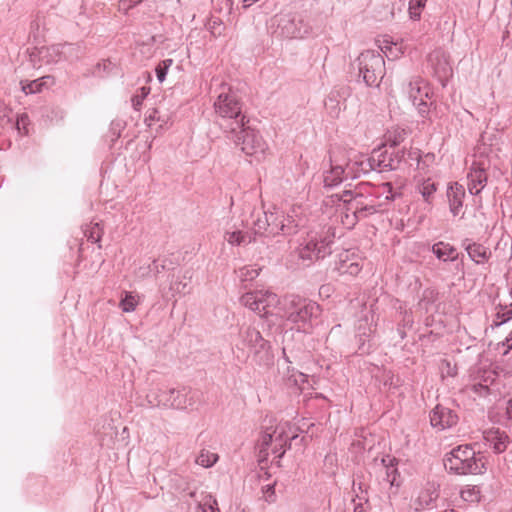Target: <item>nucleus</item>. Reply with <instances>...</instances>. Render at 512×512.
I'll return each mask as SVG.
<instances>
[{
    "label": "nucleus",
    "instance_id": "1",
    "mask_svg": "<svg viewBox=\"0 0 512 512\" xmlns=\"http://www.w3.org/2000/svg\"><path fill=\"white\" fill-rule=\"evenodd\" d=\"M286 326L302 333H311L321 314L320 306L298 295H288L282 302Z\"/></svg>",
    "mask_w": 512,
    "mask_h": 512
},
{
    "label": "nucleus",
    "instance_id": "2",
    "mask_svg": "<svg viewBox=\"0 0 512 512\" xmlns=\"http://www.w3.org/2000/svg\"><path fill=\"white\" fill-rule=\"evenodd\" d=\"M339 200L343 202L346 211L345 219L342 221L348 226H353L357 220L384 209V203L375 201V198L369 195L368 184L344 191Z\"/></svg>",
    "mask_w": 512,
    "mask_h": 512
},
{
    "label": "nucleus",
    "instance_id": "3",
    "mask_svg": "<svg viewBox=\"0 0 512 512\" xmlns=\"http://www.w3.org/2000/svg\"><path fill=\"white\" fill-rule=\"evenodd\" d=\"M215 113L222 119L221 127L225 133H236L245 121L241 103L234 91L226 84L214 102Z\"/></svg>",
    "mask_w": 512,
    "mask_h": 512
},
{
    "label": "nucleus",
    "instance_id": "4",
    "mask_svg": "<svg viewBox=\"0 0 512 512\" xmlns=\"http://www.w3.org/2000/svg\"><path fill=\"white\" fill-rule=\"evenodd\" d=\"M292 427L289 422H279L265 427L259 441V457L265 460L269 455V450L274 455V459H281L291 440L296 438L292 433Z\"/></svg>",
    "mask_w": 512,
    "mask_h": 512
},
{
    "label": "nucleus",
    "instance_id": "5",
    "mask_svg": "<svg viewBox=\"0 0 512 512\" xmlns=\"http://www.w3.org/2000/svg\"><path fill=\"white\" fill-rule=\"evenodd\" d=\"M444 467L458 475L482 474L486 471L484 456L477 455L472 446L459 445L446 454Z\"/></svg>",
    "mask_w": 512,
    "mask_h": 512
},
{
    "label": "nucleus",
    "instance_id": "6",
    "mask_svg": "<svg viewBox=\"0 0 512 512\" xmlns=\"http://www.w3.org/2000/svg\"><path fill=\"white\" fill-rule=\"evenodd\" d=\"M361 164L357 157L353 158L346 152L334 150L330 156V169L324 173L325 187H334L347 179L358 178L362 174Z\"/></svg>",
    "mask_w": 512,
    "mask_h": 512
},
{
    "label": "nucleus",
    "instance_id": "7",
    "mask_svg": "<svg viewBox=\"0 0 512 512\" xmlns=\"http://www.w3.org/2000/svg\"><path fill=\"white\" fill-rule=\"evenodd\" d=\"M145 401L146 406L149 408L161 407L165 409L184 410L195 404L196 393L186 389L153 388L147 393Z\"/></svg>",
    "mask_w": 512,
    "mask_h": 512
},
{
    "label": "nucleus",
    "instance_id": "8",
    "mask_svg": "<svg viewBox=\"0 0 512 512\" xmlns=\"http://www.w3.org/2000/svg\"><path fill=\"white\" fill-rule=\"evenodd\" d=\"M333 243V236L326 232L310 231L306 236L302 237L296 253L299 260L306 266H309L314 261L325 258L331 254V245Z\"/></svg>",
    "mask_w": 512,
    "mask_h": 512
},
{
    "label": "nucleus",
    "instance_id": "9",
    "mask_svg": "<svg viewBox=\"0 0 512 512\" xmlns=\"http://www.w3.org/2000/svg\"><path fill=\"white\" fill-rule=\"evenodd\" d=\"M226 135L237 146H240L242 152L248 156H254L258 160L263 158L268 150V144L260 132L246 126L245 121L236 133H226Z\"/></svg>",
    "mask_w": 512,
    "mask_h": 512
},
{
    "label": "nucleus",
    "instance_id": "10",
    "mask_svg": "<svg viewBox=\"0 0 512 512\" xmlns=\"http://www.w3.org/2000/svg\"><path fill=\"white\" fill-rule=\"evenodd\" d=\"M359 76L367 86H378L385 73L383 56L374 50H366L357 58Z\"/></svg>",
    "mask_w": 512,
    "mask_h": 512
},
{
    "label": "nucleus",
    "instance_id": "11",
    "mask_svg": "<svg viewBox=\"0 0 512 512\" xmlns=\"http://www.w3.org/2000/svg\"><path fill=\"white\" fill-rule=\"evenodd\" d=\"M277 220L275 221L278 229L276 235L295 234L300 227L307 223L305 208L301 205H292L286 210L273 207Z\"/></svg>",
    "mask_w": 512,
    "mask_h": 512
},
{
    "label": "nucleus",
    "instance_id": "12",
    "mask_svg": "<svg viewBox=\"0 0 512 512\" xmlns=\"http://www.w3.org/2000/svg\"><path fill=\"white\" fill-rule=\"evenodd\" d=\"M357 163L361 164L362 173H367L370 170L384 172L396 169L400 160L398 156H394L393 152H389L384 146L373 149L368 158L357 157Z\"/></svg>",
    "mask_w": 512,
    "mask_h": 512
},
{
    "label": "nucleus",
    "instance_id": "13",
    "mask_svg": "<svg viewBox=\"0 0 512 512\" xmlns=\"http://www.w3.org/2000/svg\"><path fill=\"white\" fill-rule=\"evenodd\" d=\"M272 21L277 25L274 33L284 38H303L310 32L309 25L300 16L294 14H280Z\"/></svg>",
    "mask_w": 512,
    "mask_h": 512
},
{
    "label": "nucleus",
    "instance_id": "14",
    "mask_svg": "<svg viewBox=\"0 0 512 512\" xmlns=\"http://www.w3.org/2000/svg\"><path fill=\"white\" fill-rule=\"evenodd\" d=\"M240 301L242 305L257 312L260 316H266L269 313V309L279 303V298L271 291L260 290L245 293Z\"/></svg>",
    "mask_w": 512,
    "mask_h": 512
},
{
    "label": "nucleus",
    "instance_id": "15",
    "mask_svg": "<svg viewBox=\"0 0 512 512\" xmlns=\"http://www.w3.org/2000/svg\"><path fill=\"white\" fill-rule=\"evenodd\" d=\"M240 337L242 346L237 345L238 350L243 351L245 348H248L249 353L260 358H262L264 354H267L269 343L255 328L247 327L245 330L241 331Z\"/></svg>",
    "mask_w": 512,
    "mask_h": 512
},
{
    "label": "nucleus",
    "instance_id": "16",
    "mask_svg": "<svg viewBox=\"0 0 512 512\" xmlns=\"http://www.w3.org/2000/svg\"><path fill=\"white\" fill-rule=\"evenodd\" d=\"M489 163L486 159L473 161L467 174L468 190L472 195H478L487 184V168Z\"/></svg>",
    "mask_w": 512,
    "mask_h": 512
},
{
    "label": "nucleus",
    "instance_id": "17",
    "mask_svg": "<svg viewBox=\"0 0 512 512\" xmlns=\"http://www.w3.org/2000/svg\"><path fill=\"white\" fill-rule=\"evenodd\" d=\"M407 93L413 104L418 108L420 114L427 112L426 100L430 95V88L425 80L420 77L413 78L409 84Z\"/></svg>",
    "mask_w": 512,
    "mask_h": 512
},
{
    "label": "nucleus",
    "instance_id": "18",
    "mask_svg": "<svg viewBox=\"0 0 512 512\" xmlns=\"http://www.w3.org/2000/svg\"><path fill=\"white\" fill-rule=\"evenodd\" d=\"M428 62L435 76L445 86L453 73L447 54L444 51L435 50L429 54Z\"/></svg>",
    "mask_w": 512,
    "mask_h": 512
},
{
    "label": "nucleus",
    "instance_id": "19",
    "mask_svg": "<svg viewBox=\"0 0 512 512\" xmlns=\"http://www.w3.org/2000/svg\"><path fill=\"white\" fill-rule=\"evenodd\" d=\"M363 268V259L354 252L344 251L339 254L336 269L341 275L356 276Z\"/></svg>",
    "mask_w": 512,
    "mask_h": 512
},
{
    "label": "nucleus",
    "instance_id": "20",
    "mask_svg": "<svg viewBox=\"0 0 512 512\" xmlns=\"http://www.w3.org/2000/svg\"><path fill=\"white\" fill-rule=\"evenodd\" d=\"M458 416L451 409L437 405L430 414L431 425L439 430H444L455 425Z\"/></svg>",
    "mask_w": 512,
    "mask_h": 512
},
{
    "label": "nucleus",
    "instance_id": "21",
    "mask_svg": "<svg viewBox=\"0 0 512 512\" xmlns=\"http://www.w3.org/2000/svg\"><path fill=\"white\" fill-rule=\"evenodd\" d=\"M277 217L275 216L274 209L264 211L263 217H258L253 222V235L276 236L278 226L276 224Z\"/></svg>",
    "mask_w": 512,
    "mask_h": 512
},
{
    "label": "nucleus",
    "instance_id": "22",
    "mask_svg": "<svg viewBox=\"0 0 512 512\" xmlns=\"http://www.w3.org/2000/svg\"><path fill=\"white\" fill-rule=\"evenodd\" d=\"M464 197L465 189L462 185L457 182L449 185L447 190V198L450 212L453 214V216H458L461 213Z\"/></svg>",
    "mask_w": 512,
    "mask_h": 512
},
{
    "label": "nucleus",
    "instance_id": "23",
    "mask_svg": "<svg viewBox=\"0 0 512 512\" xmlns=\"http://www.w3.org/2000/svg\"><path fill=\"white\" fill-rule=\"evenodd\" d=\"M483 438L485 443L493 448L496 453L504 452L509 443V437L505 432L500 431L499 429L485 431Z\"/></svg>",
    "mask_w": 512,
    "mask_h": 512
},
{
    "label": "nucleus",
    "instance_id": "24",
    "mask_svg": "<svg viewBox=\"0 0 512 512\" xmlns=\"http://www.w3.org/2000/svg\"><path fill=\"white\" fill-rule=\"evenodd\" d=\"M415 191L420 194L427 204H431L437 191V185L431 178L421 175L414 177Z\"/></svg>",
    "mask_w": 512,
    "mask_h": 512
},
{
    "label": "nucleus",
    "instance_id": "25",
    "mask_svg": "<svg viewBox=\"0 0 512 512\" xmlns=\"http://www.w3.org/2000/svg\"><path fill=\"white\" fill-rule=\"evenodd\" d=\"M368 193L375 198V201L384 203V208L388 202L395 199L396 193L393 192L392 185L389 182L382 183L377 187L368 185Z\"/></svg>",
    "mask_w": 512,
    "mask_h": 512
},
{
    "label": "nucleus",
    "instance_id": "26",
    "mask_svg": "<svg viewBox=\"0 0 512 512\" xmlns=\"http://www.w3.org/2000/svg\"><path fill=\"white\" fill-rule=\"evenodd\" d=\"M38 58L39 61L44 65H53L60 61H63L61 55V46L59 44L41 47L38 49Z\"/></svg>",
    "mask_w": 512,
    "mask_h": 512
},
{
    "label": "nucleus",
    "instance_id": "27",
    "mask_svg": "<svg viewBox=\"0 0 512 512\" xmlns=\"http://www.w3.org/2000/svg\"><path fill=\"white\" fill-rule=\"evenodd\" d=\"M432 252L440 261L443 262H453L458 258L456 248L443 241L435 243L432 246Z\"/></svg>",
    "mask_w": 512,
    "mask_h": 512
},
{
    "label": "nucleus",
    "instance_id": "28",
    "mask_svg": "<svg viewBox=\"0 0 512 512\" xmlns=\"http://www.w3.org/2000/svg\"><path fill=\"white\" fill-rule=\"evenodd\" d=\"M465 250L467 251L471 260L476 264L486 263L491 256V252L488 250V248L478 243H468L465 245Z\"/></svg>",
    "mask_w": 512,
    "mask_h": 512
},
{
    "label": "nucleus",
    "instance_id": "29",
    "mask_svg": "<svg viewBox=\"0 0 512 512\" xmlns=\"http://www.w3.org/2000/svg\"><path fill=\"white\" fill-rule=\"evenodd\" d=\"M224 240L232 246L247 245L255 241V237L249 232L241 230L225 231Z\"/></svg>",
    "mask_w": 512,
    "mask_h": 512
},
{
    "label": "nucleus",
    "instance_id": "30",
    "mask_svg": "<svg viewBox=\"0 0 512 512\" xmlns=\"http://www.w3.org/2000/svg\"><path fill=\"white\" fill-rule=\"evenodd\" d=\"M361 336L368 337L375 331V315L372 310L365 308L364 314L357 326Z\"/></svg>",
    "mask_w": 512,
    "mask_h": 512
},
{
    "label": "nucleus",
    "instance_id": "31",
    "mask_svg": "<svg viewBox=\"0 0 512 512\" xmlns=\"http://www.w3.org/2000/svg\"><path fill=\"white\" fill-rule=\"evenodd\" d=\"M379 48L388 59H396L403 53L402 42H394L390 38H384L380 42Z\"/></svg>",
    "mask_w": 512,
    "mask_h": 512
},
{
    "label": "nucleus",
    "instance_id": "32",
    "mask_svg": "<svg viewBox=\"0 0 512 512\" xmlns=\"http://www.w3.org/2000/svg\"><path fill=\"white\" fill-rule=\"evenodd\" d=\"M438 498V492L434 487L422 490L414 501L416 510H423Z\"/></svg>",
    "mask_w": 512,
    "mask_h": 512
},
{
    "label": "nucleus",
    "instance_id": "33",
    "mask_svg": "<svg viewBox=\"0 0 512 512\" xmlns=\"http://www.w3.org/2000/svg\"><path fill=\"white\" fill-rule=\"evenodd\" d=\"M427 0H410L408 4V13L411 20L418 21L421 18L422 11L426 6Z\"/></svg>",
    "mask_w": 512,
    "mask_h": 512
},
{
    "label": "nucleus",
    "instance_id": "34",
    "mask_svg": "<svg viewBox=\"0 0 512 512\" xmlns=\"http://www.w3.org/2000/svg\"><path fill=\"white\" fill-rule=\"evenodd\" d=\"M185 276H172L169 290L172 293V296L177 294H185L187 292L188 283Z\"/></svg>",
    "mask_w": 512,
    "mask_h": 512
},
{
    "label": "nucleus",
    "instance_id": "35",
    "mask_svg": "<svg viewBox=\"0 0 512 512\" xmlns=\"http://www.w3.org/2000/svg\"><path fill=\"white\" fill-rule=\"evenodd\" d=\"M512 319V304L507 306L499 305L496 307L495 326H500Z\"/></svg>",
    "mask_w": 512,
    "mask_h": 512
},
{
    "label": "nucleus",
    "instance_id": "36",
    "mask_svg": "<svg viewBox=\"0 0 512 512\" xmlns=\"http://www.w3.org/2000/svg\"><path fill=\"white\" fill-rule=\"evenodd\" d=\"M61 46L62 59L67 61H73L79 58L80 47L75 44L65 43L59 44Z\"/></svg>",
    "mask_w": 512,
    "mask_h": 512
},
{
    "label": "nucleus",
    "instance_id": "37",
    "mask_svg": "<svg viewBox=\"0 0 512 512\" xmlns=\"http://www.w3.org/2000/svg\"><path fill=\"white\" fill-rule=\"evenodd\" d=\"M138 303L139 301L137 295H134L131 292H125V295L121 299L119 306L123 312L129 313L136 309Z\"/></svg>",
    "mask_w": 512,
    "mask_h": 512
},
{
    "label": "nucleus",
    "instance_id": "38",
    "mask_svg": "<svg viewBox=\"0 0 512 512\" xmlns=\"http://www.w3.org/2000/svg\"><path fill=\"white\" fill-rule=\"evenodd\" d=\"M218 460V455L209 450H202L196 458V463L204 468L213 466Z\"/></svg>",
    "mask_w": 512,
    "mask_h": 512
},
{
    "label": "nucleus",
    "instance_id": "39",
    "mask_svg": "<svg viewBox=\"0 0 512 512\" xmlns=\"http://www.w3.org/2000/svg\"><path fill=\"white\" fill-rule=\"evenodd\" d=\"M259 271L253 266H244L238 270V277L241 281H251L259 275Z\"/></svg>",
    "mask_w": 512,
    "mask_h": 512
},
{
    "label": "nucleus",
    "instance_id": "40",
    "mask_svg": "<svg viewBox=\"0 0 512 512\" xmlns=\"http://www.w3.org/2000/svg\"><path fill=\"white\" fill-rule=\"evenodd\" d=\"M199 507L202 509V512H220L217 500L211 495H207L200 502Z\"/></svg>",
    "mask_w": 512,
    "mask_h": 512
},
{
    "label": "nucleus",
    "instance_id": "41",
    "mask_svg": "<svg viewBox=\"0 0 512 512\" xmlns=\"http://www.w3.org/2000/svg\"><path fill=\"white\" fill-rule=\"evenodd\" d=\"M149 93H150L149 87H141L137 91V93L132 97L131 102H132V106L135 110H140L143 100L148 96Z\"/></svg>",
    "mask_w": 512,
    "mask_h": 512
},
{
    "label": "nucleus",
    "instance_id": "42",
    "mask_svg": "<svg viewBox=\"0 0 512 512\" xmlns=\"http://www.w3.org/2000/svg\"><path fill=\"white\" fill-rule=\"evenodd\" d=\"M461 497L467 502H478L480 500V490L477 487H466L461 491Z\"/></svg>",
    "mask_w": 512,
    "mask_h": 512
},
{
    "label": "nucleus",
    "instance_id": "43",
    "mask_svg": "<svg viewBox=\"0 0 512 512\" xmlns=\"http://www.w3.org/2000/svg\"><path fill=\"white\" fill-rule=\"evenodd\" d=\"M381 463L386 470V478H389L391 477V475H394L393 469H397L396 458L386 455L385 457L382 458Z\"/></svg>",
    "mask_w": 512,
    "mask_h": 512
},
{
    "label": "nucleus",
    "instance_id": "44",
    "mask_svg": "<svg viewBox=\"0 0 512 512\" xmlns=\"http://www.w3.org/2000/svg\"><path fill=\"white\" fill-rule=\"evenodd\" d=\"M172 63V59H166L156 67V75L159 82H163L165 80L167 70L172 65Z\"/></svg>",
    "mask_w": 512,
    "mask_h": 512
},
{
    "label": "nucleus",
    "instance_id": "45",
    "mask_svg": "<svg viewBox=\"0 0 512 512\" xmlns=\"http://www.w3.org/2000/svg\"><path fill=\"white\" fill-rule=\"evenodd\" d=\"M102 228L99 223L94 224L89 232L86 234L89 241L93 243H97L101 240L102 237Z\"/></svg>",
    "mask_w": 512,
    "mask_h": 512
},
{
    "label": "nucleus",
    "instance_id": "46",
    "mask_svg": "<svg viewBox=\"0 0 512 512\" xmlns=\"http://www.w3.org/2000/svg\"><path fill=\"white\" fill-rule=\"evenodd\" d=\"M42 79L43 78L37 79V80L31 81L30 83H27L26 85H23L22 86L23 92L26 94H33V93L40 92L41 87H42V82H41Z\"/></svg>",
    "mask_w": 512,
    "mask_h": 512
},
{
    "label": "nucleus",
    "instance_id": "47",
    "mask_svg": "<svg viewBox=\"0 0 512 512\" xmlns=\"http://www.w3.org/2000/svg\"><path fill=\"white\" fill-rule=\"evenodd\" d=\"M142 1L143 0H120L118 3V10L126 14L130 9H132Z\"/></svg>",
    "mask_w": 512,
    "mask_h": 512
},
{
    "label": "nucleus",
    "instance_id": "48",
    "mask_svg": "<svg viewBox=\"0 0 512 512\" xmlns=\"http://www.w3.org/2000/svg\"><path fill=\"white\" fill-rule=\"evenodd\" d=\"M155 269L156 273L159 272L158 265L156 261H153L152 264L148 265L147 267H140L136 273V275L140 278H144L150 275L152 270Z\"/></svg>",
    "mask_w": 512,
    "mask_h": 512
},
{
    "label": "nucleus",
    "instance_id": "49",
    "mask_svg": "<svg viewBox=\"0 0 512 512\" xmlns=\"http://www.w3.org/2000/svg\"><path fill=\"white\" fill-rule=\"evenodd\" d=\"M307 377L308 376L306 374L301 373V372H297V373L291 375V379L293 380L294 384L299 386L300 389H303V387H301V385L307 381Z\"/></svg>",
    "mask_w": 512,
    "mask_h": 512
},
{
    "label": "nucleus",
    "instance_id": "50",
    "mask_svg": "<svg viewBox=\"0 0 512 512\" xmlns=\"http://www.w3.org/2000/svg\"><path fill=\"white\" fill-rule=\"evenodd\" d=\"M472 389L475 393H478L480 395H485L488 393V385L487 384H482V383L473 384Z\"/></svg>",
    "mask_w": 512,
    "mask_h": 512
},
{
    "label": "nucleus",
    "instance_id": "51",
    "mask_svg": "<svg viewBox=\"0 0 512 512\" xmlns=\"http://www.w3.org/2000/svg\"><path fill=\"white\" fill-rule=\"evenodd\" d=\"M394 475H391L389 478H385V480L390 484L391 487H398L400 484L397 481V477L399 476L397 469H393Z\"/></svg>",
    "mask_w": 512,
    "mask_h": 512
},
{
    "label": "nucleus",
    "instance_id": "52",
    "mask_svg": "<svg viewBox=\"0 0 512 512\" xmlns=\"http://www.w3.org/2000/svg\"><path fill=\"white\" fill-rule=\"evenodd\" d=\"M28 121V116L26 114H22L17 119V127L20 129V124L25 125Z\"/></svg>",
    "mask_w": 512,
    "mask_h": 512
},
{
    "label": "nucleus",
    "instance_id": "53",
    "mask_svg": "<svg viewBox=\"0 0 512 512\" xmlns=\"http://www.w3.org/2000/svg\"><path fill=\"white\" fill-rule=\"evenodd\" d=\"M506 413L509 419L512 420V398L508 400L506 405Z\"/></svg>",
    "mask_w": 512,
    "mask_h": 512
},
{
    "label": "nucleus",
    "instance_id": "54",
    "mask_svg": "<svg viewBox=\"0 0 512 512\" xmlns=\"http://www.w3.org/2000/svg\"><path fill=\"white\" fill-rule=\"evenodd\" d=\"M445 365L447 367V374L449 376H454L456 374L455 369L451 367L449 362H445Z\"/></svg>",
    "mask_w": 512,
    "mask_h": 512
},
{
    "label": "nucleus",
    "instance_id": "55",
    "mask_svg": "<svg viewBox=\"0 0 512 512\" xmlns=\"http://www.w3.org/2000/svg\"><path fill=\"white\" fill-rule=\"evenodd\" d=\"M259 0H242L243 2V7L246 9L248 7H250L252 4L258 2Z\"/></svg>",
    "mask_w": 512,
    "mask_h": 512
},
{
    "label": "nucleus",
    "instance_id": "56",
    "mask_svg": "<svg viewBox=\"0 0 512 512\" xmlns=\"http://www.w3.org/2000/svg\"><path fill=\"white\" fill-rule=\"evenodd\" d=\"M157 111L154 110L149 116L146 117L145 121L150 122L156 118ZM148 125H151V123H148Z\"/></svg>",
    "mask_w": 512,
    "mask_h": 512
},
{
    "label": "nucleus",
    "instance_id": "57",
    "mask_svg": "<svg viewBox=\"0 0 512 512\" xmlns=\"http://www.w3.org/2000/svg\"><path fill=\"white\" fill-rule=\"evenodd\" d=\"M506 344L509 349H512V331L506 337Z\"/></svg>",
    "mask_w": 512,
    "mask_h": 512
},
{
    "label": "nucleus",
    "instance_id": "58",
    "mask_svg": "<svg viewBox=\"0 0 512 512\" xmlns=\"http://www.w3.org/2000/svg\"><path fill=\"white\" fill-rule=\"evenodd\" d=\"M329 290H330V287H329V286H322V287L320 288V294L322 295V294H324V293H328V292H329Z\"/></svg>",
    "mask_w": 512,
    "mask_h": 512
},
{
    "label": "nucleus",
    "instance_id": "59",
    "mask_svg": "<svg viewBox=\"0 0 512 512\" xmlns=\"http://www.w3.org/2000/svg\"><path fill=\"white\" fill-rule=\"evenodd\" d=\"M273 489H274V487H273V486H271V485H268V486H267V491H272V492H273V491H274Z\"/></svg>",
    "mask_w": 512,
    "mask_h": 512
}]
</instances>
